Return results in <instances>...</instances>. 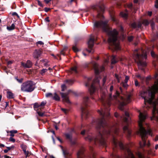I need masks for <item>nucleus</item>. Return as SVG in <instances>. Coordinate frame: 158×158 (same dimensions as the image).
Listing matches in <instances>:
<instances>
[{"instance_id":"38","label":"nucleus","mask_w":158,"mask_h":158,"mask_svg":"<svg viewBox=\"0 0 158 158\" xmlns=\"http://www.w3.org/2000/svg\"><path fill=\"white\" fill-rule=\"evenodd\" d=\"M21 147L23 151L26 150V149L27 148V147L26 145L23 144L21 145Z\"/></svg>"},{"instance_id":"28","label":"nucleus","mask_w":158,"mask_h":158,"mask_svg":"<svg viewBox=\"0 0 158 158\" xmlns=\"http://www.w3.org/2000/svg\"><path fill=\"white\" fill-rule=\"evenodd\" d=\"M15 25L14 23L11 24L10 26H7V29L9 31H11L15 29Z\"/></svg>"},{"instance_id":"18","label":"nucleus","mask_w":158,"mask_h":158,"mask_svg":"<svg viewBox=\"0 0 158 158\" xmlns=\"http://www.w3.org/2000/svg\"><path fill=\"white\" fill-rule=\"evenodd\" d=\"M84 148H81L77 153V158H84Z\"/></svg>"},{"instance_id":"3","label":"nucleus","mask_w":158,"mask_h":158,"mask_svg":"<svg viewBox=\"0 0 158 158\" xmlns=\"http://www.w3.org/2000/svg\"><path fill=\"white\" fill-rule=\"evenodd\" d=\"M101 130L99 131V133L98 135L95 138L92 137L90 135H89V129H85L82 131L81 134L82 135H88L87 137L85 138L86 140L90 142H93L95 144L99 143L102 145H105L106 141L104 137L106 135H107L110 134V131L108 129H100Z\"/></svg>"},{"instance_id":"48","label":"nucleus","mask_w":158,"mask_h":158,"mask_svg":"<svg viewBox=\"0 0 158 158\" xmlns=\"http://www.w3.org/2000/svg\"><path fill=\"white\" fill-rule=\"evenodd\" d=\"M13 137L11 136L9 138V141L10 142H15V140L14 138H13Z\"/></svg>"},{"instance_id":"23","label":"nucleus","mask_w":158,"mask_h":158,"mask_svg":"<svg viewBox=\"0 0 158 158\" xmlns=\"http://www.w3.org/2000/svg\"><path fill=\"white\" fill-rule=\"evenodd\" d=\"M7 97L9 99H12L14 98V94L10 91L7 92Z\"/></svg>"},{"instance_id":"47","label":"nucleus","mask_w":158,"mask_h":158,"mask_svg":"<svg viewBox=\"0 0 158 158\" xmlns=\"http://www.w3.org/2000/svg\"><path fill=\"white\" fill-rule=\"evenodd\" d=\"M115 76L118 80V82H119L120 80V77L117 74H115Z\"/></svg>"},{"instance_id":"36","label":"nucleus","mask_w":158,"mask_h":158,"mask_svg":"<svg viewBox=\"0 0 158 158\" xmlns=\"http://www.w3.org/2000/svg\"><path fill=\"white\" fill-rule=\"evenodd\" d=\"M65 81L66 83L69 85H71L74 82L73 81L71 80H67Z\"/></svg>"},{"instance_id":"13","label":"nucleus","mask_w":158,"mask_h":158,"mask_svg":"<svg viewBox=\"0 0 158 158\" xmlns=\"http://www.w3.org/2000/svg\"><path fill=\"white\" fill-rule=\"evenodd\" d=\"M95 40V38L92 36L90 37L88 42V47L90 50L86 49V50L89 53H93L94 52V51L92 48L93 47Z\"/></svg>"},{"instance_id":"54","label":"nucleus","mask_w":158,"mask_h":158,"mask_svg":"<svg viewBox=\"0 0 158 158\" xmlns=\"http://www.w3.org/2000/svg\"><path fill=\"white\" fill-rule=\"evenodd\" d=\"M38 4L41 7H43V5L41 3V2L39 0L37 1Z\"/></svg>"},{"instance_id":"1","label":"nucleus","mask_w":158,"mask_h":158,"mask_svg":"<svg viewBox=\"0 0 158 158\" xmlns=\"http://www.w3.org/2000/svg\"><path fill=\"white\" fill-rule=\"evenodd\" d=\"M108 21L103 22L102 21H96L94 24V27L101 28L108 35V42L111 47V48L115 50L120 49L119 40L118 38V32L116 29L111 31L108 24Z\"/></svg>"},{"instance_id":"44","label":"nucleus","mask_w":158,"mask_h":158,"mask_svg":"<svg viewBox=\"0 0 158 158\" xmlns=\"http://www.w3.org/2000/svg\"><path fill=\"white\" fill-rule=\"evenodd\" d=\"M150 23L151 26L152 28L153 29L154 27L155 23L152 20H151Z\"/></svg>"},{"instance_id":"43","label":"nucleus","mask_w":158,"mask_h":158,"mask_svg":"<svg viewBox=\"0 0 158 158\" xmlns=\"http://www.w3.org/2000/svg\"><path fill=\"white\" fill-rule=\"evenodd\" d=\"M61 109L65 114H67L69 112V110L68 109L65 108H61Z\"/></svg>"},{"instance_id":"25","label":"nucleus","mask_w":158,"mask_h":158,"mask_svg":"<svg viewBox=\"0 0 158 158\" xmlns=\"http://www.w3.org/2000/svg\"><path fill=\"white\" fill-rule=\"evenodd\" d=\"M117 61L116 56L114 55L112 56L111 58V63L112 64H114L116 63L117 62Z\"/></svg>"},{"instance_id":"10","label":"nucleus","mask_w":158,"mask_h":158,"mask_svg":"<svg viewBox=\"0 0 158 158\" xmlns=\"http://www.w3.org/2000/svg\"><path fill=\"white\" fill-rule=\"evenodd\" d=\"M138 112L139 113V121L138 122V125L139 128H146V127H148V124L147 123H144V122L147 118V115L146 112L143 113L141 112L139 110Z\"/></svg>"},{"instance_id":"14","label":"nucleus","mask_w":158,"mask_h":158,"mask_svg":"<svg viewBox=\"0 0 158 158\" xmlns=\"http://www.w3.org/2000/svg\"><path fill=\"white\" fill-rule=\"evenodd\" d=\"M113 142L115 147H117L118 146V145L121 149L123 150L125 149L122 143L121 142L118 141L114 137L113 138Z\"/></svg>"},{"instance_id":"20","label":"nucleus","mask_w":158,"mask_h":158,"mask_svg":"<svg viewBox=\"0 0 158 158\" xmlns=\"http://www.w3.org/2000/svg\"><path fill=\"white\" fill-rule=\"evenodd\" d=\"M60 147L62 151L63 154L65 158H67L70 155L69 154V152L66 149H64L63 147L61 146Z\"/></svg>"},{"instance_id":"62","label":"nucleus","mask_w":158,"mask_h":158,"mask_svg":"<svg viewBox=\"0 0 158 158\" xmlns=\"http://www.w3.org/2000/svg\"><path fill=\"white\" fill-rule=\"evenodd\" d=\"M23 80V78H21L20 79H18L17 81L19 83H21Z\"/></svg>"},{"instance_id":"32","label":"nucleus","mask_w":158,"mask_h":158,"mask_svg":"<svg viewBox=\"0 0 158 158\" xmlns=\"http://www.w3.org/2000/svg\"><path fill=\"white\" fill-rule=\"evenodd\" d=\"M120 15L124 18H126L127 16V11L125 13H124L122 12H121L120 13Z\"/></svg>"},{"instance_id":"30","label":"nucleus","mask_w":158,"mask_h":158,"mask_svg":"<svg viewBox=\"0 0 158 158\" xmlns=\"http://www.w3.org/2000/svg\"><path fill=\"white\" fill-rule=\"evenodd\" d=\"M34 108L35 109L37 108L38 110H40V104L38 103H35L34 104Z\"/></svg>"},{"instance_id":"56","label":"nucleus","mask_w":158,"mask_h":158,"mask_svg":"<svg viewBox=\"0 0 158 158\" xmlns=\"http://www.w3.org/2000/svg\"><path fill=\"white\" fill-rule=\"evenodd\" d=\"M133 38V36H129L128 37V40L129 41H131L132 40Z\"/></svg>"},{"instance_id":"34","label":"nucleus","mask_w":158,"mask_h":158,"mask_svg":"<svg viewBox=\"0 0 158 158\" xmlns=\"http://www.w3.org/2000/svg\"><path fill=\"white\" fill-rule=\"evenodd\" d=\"M121 85L123 87L125 88H127L128 86L127 82H123L121 84Z\"/></svg>"},{"instance_id":"24","label":"nucleus","mask_w":158,"mask_h":158,"mask_svg":"<svg viewBox=\"0 0 158 158\" xmlns=\"http://www.w3.org/2000/svg\"><path fill=\"white\" fill-rule=\"evenodd\" d=\"M7 132L8 133H9L10 134V135L11 137H14L15 135V134H16L17 133V131L16 130H12L10 131H7Z\"/></svg>"},{"instance_id":"4","label":"nucleus","mask_w":158,"mask_h":158,"mask_svg":"<svg viewBox=\"0 0 158 158\" xmlns=\"http://www.w3.org/2000/svg\"><path fill=\"white\" fill-rule=\"evenodd\" d=\"M97 112L102 118L93 120L91 125H96L99 127H104L107 125L106 118L109 116L110 114L106 108H101L100 110H98Z\"/></svg>"},{"instance_id":"19","label":"nucleus","mask_w":158,"mask_h":158,"mask_svg":"<svg viewBox=\"0 0 158 158\" xmlns=\"http://www.w3.org/2000/svg\"><path fill=\"white\" fill-rule=\"evenodd\" d=\"M42 52L40 50H35L33 54V56L35 58H38L40 56Z\"/></svg>"},{"instance_id":"40","label":"nucleus","mask_w":158,"mask_h":158,"mask_svg":"<svg viewBox=\"0 0 158 158\" xmlns=\"http://www.w3.org/2000/svg\"><path fill=\"white\" fill-rule=\"evenodd\" d=\"M90 158H95V153L93 151L91 150V154L90 156Z\"/></svg>"},{"instance_id":"61","label":"nucleus","mask_w":158,"mask_h":158,"mask_svg":"<svg viewBox=\"0 0 158 158\" xmlns=\"http://www.w3.org/2000/svg\"><path fill=\"white\" fill-rule=\"evenodd\" d=\"M73 49L75 52H76L78 51L77 48L75 47H73Z\"/></svg>"},{"instance_id":"60","label":"nucleus","mask_w":158,"mask_h":158,"mask_svg":"<svg viewBox=\"0 0 158 158\" xmlns=\"http://www.w3.org/2000/svg\"><path fill=\"white\" fill-rule=\"evenodd\" d=\"M85 127H88L86 126V125H85V124H82L81 125V127H80L81 128H84Z\"/></svg>"},{"instance_id":"49","label":"nucleus","mask_w":158,"mask_h":158,"mask_svg":"<svg viewBox=\"0 0 158 158\" xmlns=\"http://www.w3.org/2000/svg\"><path fill=\"white\" fill-rule=\"evenodd\" d=\"M62 90L64 91L66 88V86L64 84L62 85H61Z\"/></svg>"},{"instance_id":"46","label":"nucleus","mask_w":158,"mask_h":158,"mask_svg":"<svg viewBox=\"0 0 158 158\" xmlns=\"http://www.w3.org/2000/svg\"><path fill=\"white\" fill-rule=\"evenodd\" d=\"M71 71H73L74 72H75L76 73H77V67L76 66H75L74 67L72 68L71 69Z\"/></svg>"},{"instance_id":"7","label":"nucleus","mask_w":158,"mask_h":158,"mask_svg":"<svg viewBox=\"0 0 158 158\" xmlns=\"http://www.w3.org/2000/svg\"><path fill=\"white\" fill-rule=\"evenodd\" d=\"M103 0H100L97 2L95 5L91 6L92 9L97 11L98 13V18L101 19L104 18L102 14L104 11L105 7L103 2Z\"/></svg>"},{"instance_id":"51","label":"nucleus","mask_w":158,"mask_h":158,"mask_svg":"<svg viewBox=\"0 0 158 158\" xmlns=\"http://www.w3.org/2000/svg\"><path fill=\"white\" fill-rule=\"evenodd\" d=\"M129 79V77L128 76H126L124 82H127Z\"/></svg>"},{"instance_id":"31","label":"nucleus","mask_w":158,"mask_h":158,"mask_svg":"<svg viewBox=\"0 0 158 158\" xmlns=\"http://www.w3.org/2000/svg\"><path fill=\"white\" fill-rule=\"evenodd\" d=\"M37 113L40 116L43 117L44 116H46L47 115L45 114L44 112L43 113L40 112V110H38L37 111Z\"/></svg>"},{"instance_id":"15","label":"nucleus","mask_w":158,"mask_h":158,"mask_svg":"<svg viewBox=\"0 0 158 158\" xmlns=\"http://www.w3.org/2000/svg\"><path fill=\"white\" fill-rule=\"evenodd\" d=\"M125 154V158H135L130 150L128 148H126Z\"/></svg>"},{"instance_id":"64","label":"nucleus","mask_w":158,"mask_h":158,"mask_svg":"<svg viewBox=\"0 0 158 158\" xmlns=\"http://www.w3.org/2000/svg\"><path fill=\"white\" fill-rule=\"evenodd\" d=\"M155 141H156L158 140V135H156L154 139Z\"/></svg>"},{"instance_id":"2","label":"nucleus","mask_w":158,"mask_h":158,"mask_svg":"<svg viewBox=\"0 0 158 158\" xmlns=\"http://www.w3.org/2000/svg\"><path fill=\"white\" fill-rule=\"evenodd\" d=\"M106 90H104V91H101V97L100 99L101 102L103 103L106 102L108 105H110L111 104L110 102L113 101L115 103L118 104V108L122 110H123V107L124 106L131 102V94L127 95L126 98L119 96L117 92H116L115 95L113 97H112L111 94H110L108 97V101H106Z\"/></svg>"},{"instance_id":"22","label":"nucleus","mask_w":158,"mask_h":158,"mask_svg":"<svg viewBox=\"0 0 158 158\" xmlns=\"http://www.w3.org/2000/svg\"><path fill=\"white\" fill-rule=\"evenodd\" d=\"M109 14L110 15V18L112 21L114 22H116L117 20L116 19L113 12H111L110 10H109Z\"/></svg>"},{"instance_id":"33","label":"nucleus","mask_w":158,"mask_h":158,"mask_svg":"<svg viewBox=\"0 0 158 158\" xmlns=\"http://www.w3.org/2000/svg\"><path fill=\"white\" fill-rule=\"evenodd\" d=\"M136 155L139 158H144V156L143 155L139 152H138L136 153Z\"/></svg>"},{"instance_id":"45","label":"nucleus","mask_w":158,"mask_h":158,"mask_svg":"<svg viewBox=\"0 0 158 158\" xmlns=\"http://www.w3.org/2000/svg\"><path fill=\"white\" fill-rule=\"evenodd\" d=\"M151 55L152 57H156L157 59H158V56L155 55V53L153 51H152L151 52Z\"/></svg>"},{"instance_id":"17","label":"nucleus","mask_w":158,"mask_h":158,"mask_svg":"<svg viewBox=\"0 0 158 158\" xmlns=\"http://www.w3.org/2000/svg\"><path fill=\"white\" fill-rule=\"evenodd\" d=\"M60 94L63 98V100L64 102L68 103H70V102L69 99L68 97L67 94L61 93Z\"/></svg>"},{"instance_id":"37","label":"nucleus","mask_w":158,"mask_h":158,"mask_svg":"<svg viewBox=\"0 0 158 158\" xmlns=\"http://www.w3.org/2000/svg\"><path fill=\"white\" fill-rule=\"evenodd\" d=\"M24 153L26 155V157L27 158V156H29L31 154L30 152L28 151H26V150L23 151Z\"/></svg>"},{"instance_id":"12","label":"nucleus","mask_w":158,"mask_h":158,"mask_svg":"<svg viewBox=\"0 0 158 158\" xmlns=\"http://www.w3.org/2000/svg\"><path fill=\"white\" fill-rule=\"evenodd\" d=\"M121 118L123 120L126 125L123 128H128V126L130 123V118L129 117V114L127 112L125 111V115H123Z\"/></svg>"},{"instance_id":"41","label":"nucleus","mask_w":158,"mask_h":158,"mask_svg":"<svg viewBox=\"0 0 158 158\" xmlns=\"http://www.w3.org/2000/svg\"><path fill=\"white\" fill-rule=\"evenodd\" d=\"M91 79V78H88L87 79L88 82H86L85 84V85L86 86H89L90 84V81Z\"/></svg>"},{"instance_id":"29","label":"nucleus","mask_w":158,"mask_h":158,"mask_svg":"<svg viewBox=\"0 0 158 158\" xmlns=\"http://www.w3.org/2000/svg\"><path fill=\"white\" fill-rule=\"evenodd\" d=\"M46 104V101H44L42 102L40 104V110H41L42 109L44 108V107Z\"/></svg>"},{"instance_id":"55","label":"nucleus","mask_w":158,"mask_h":158,"mask_svg":"<svg viewBox=\"0 0 158 158\" xmlns=\"http://www.w3.org/2000/svg\"><path fill=\"white\" fill-rule=\"evenodd\" d=\"M14 148V146H12L10 147H6L7 148V150L9 151V150H10L11 149L13 148Z\"/></svg>"},{"instance_id":"57","label":"nucleus","mask_w":158,"mask_h":158,"mask_svg":"<svg viewBox=\"0 0 158 158\" xmlns=\"http://www.w3.org/2000/svg\"><path fill=\"white\" fill-rule=\"evenodd\" d=\"M106 78V77H105L103 79V85L105 83Z\"/></svg>"},{"instance_id":"63","label":"nucleus","mask_w":158,"mask_h":158,"mask_svg":"<svg viewBox=\"0 0 158 158\" xmlns=\"http://www.w3.org/2000/svg\"><path fill=\"white\" fill-rule=\"evenodd\" d=\"M76 2V0H70L69 1V3L70 4H71V3L73 2Z\"/></svg>"},{"instance_id":"6","label":"nucleus","mask_w":158,"mask_h":158,"mask_svg":"<svg viewBox=\"0 0 158 158\" xmlns=\"http://www.w3.org/2000/svg\"><path fill=\"white\" fill-rule=\"evenodd\" d=\"M143 54H140L138 53L137 49L135 50L133 55V57L135 61L137 62L139 66V68L142 70H143V68H141V67H144L146 65V62L143 61L144 59H146L147 58V54L146 53H144L142 49L141 50Z\"/></svg>"},{"instance_id":"16","label":"nucleus","mask_w":158,"mask_h":158,"mask_svg":"<svg viewBox=\"0 0 158 158\" xmlns=\"http://www.w3.org/2000/svg\"><path fill=\"white\" fill-rule=\"evenodd\" d=\"M21 66L24 68H30L32 66V62L30 60H27L26 63L21 62Z\"/></svg>"},{"instance_id":"11","label":"nucleus","mask_w":158,"mask_h":158,"mask_svg":"<svg viewBox=\"0 0 158 158\" xmlns=\"http://www.w3.org/2000/svg\"><path fill=\"white\" fill-rule=\"evenodd\" d=\"M89 102V98L88 97H85L84 98L83 104L81 108L82 112L81 118L82 119L87 118L88 114V111L85 108V107L88 106V104Z\"/></svg>"},{"instance_id":"21","label":"nucleus","mask_w":158,"mask_h":158,"mask_svg":"<svg viewBox=\"0 0 158 158\" xmlns=\"http://www.w3.org/2000/svg\"><path fill=\"white\" fill-rule=\"evenodd\" d=\"M64 134L67 139H68L70 141H72V134L71 132L69 133H64Z\"/></svg>"},{"instance_id":"26","label":"nucleus","mask_w":158,"mask_h":158,"mask_svg":"<svg viewBox=\"0 0 158 158\" xmlns=\"http://www.w3.org/2000/svg\"><path fill=\"white\" fill-rule=\"evenodd\" d=\"M53 99L56 100V101H59L60 99V98L59 97L58 95L56 93H55L53 94V97L52 98Z\"/></svg>"},{"instance_id":"27","label":"nucleus","mask_w":158,"mask_h":158,"mask_svg":"<svg viewBox=\"0 0 158 158\" xmlns=\"http://www.w3.org/2000/svg\"><path fill=\"white\" fill-rule=\"evenodd\" d=\"M124 132L127 134L128 136H130L131 134V131L129 129H123Z\"/></svg>"},{"instance_id":"59","label":"nucleus","mask_w":158,"mask_h":158,"mask_svg":"<svg viewBox=\"0 0 158 158\" xmlns=\"http://www.w3.org/2000/svg\"><path fill=\"white\" fill-rule=\"evenodd\" d=\"M135 85L136 86H139V83L138 81L137 80H135Z\"/></svg>"},{"instance_id":"8","label":"nucleus","mask_w":158,"mask_h":158,"mask_svg":"<svg viewBox=\"0 0 158 158\" xmlns=\"http://www.w3.org/2000/svg\"><path fill=\"white\" fill-rule=\"evenodd\" d=\"M36 87L35 84L31 81H27L23 83L21 86V90L23 92L30 93Z\"/></svg>"},{"instance_id":"5","label":"nucleus","mask_w":158,"mask_h":158,"mask_svg":"<svg viewBox=\"0 0 158 158\" xmlns=\"http://www.w3.org/2000/svg\"><path fill=\"white\" fill-rule=\"evenodd\" d=\"M92 65L96 75L95 79L94 80L90 88L89 89L91 95L94 93L96 90V88L94 85V84H99V83L100 78L98 77V75L100 72L103 71L104 70V67L103 65L99 66L94 62H92Z\"/></svg>"},{"instance_id":"50","label":"nucleus","mask_w":158,"mask_h":158,"mask_svg":"<svg viewBox=\"0 0 158 158\" xmlns=\"http://www.w3.org/2000/svg\"><path fill=\"white\" fill-rule=\"evenodd\" d=\"M137 25L135 23H133L131 24V26L134 28H135L136 27Z\"/></svg>"},{"instance_id":"53","label":"nucleus","mask_w":158,"mask_h":158,"mask_svg":"<svg viewBox=\"0 0 158 158\" xmlns=\"http://www.w3.org/2000/svg\"><path fill=\"white\" fill-rule=\"evenodd\" d=\"M36 44L37 45H43L44 44V43L42 41H39L37 42Z\"/></svg>"},{"instance_id":"52","label":"nucleus","mask_w":158,"mask_h":158,"mask_svg":"<svg viewBox=\"0 0 158 158\" xmlns=\"http://www.w3.org/2000/svg\"><path fill=\"white\" fill-rule=\"evenodd\" d=\"M155 6L156 8H158V0H156Z\"/></svg>"},{"instance_id":"58","label":"nucleus","mask_w":158,"mask_h":158,"mask_svg":"<svg viewBox=\"0 0 158 158\" xmlns=\"http://www.w3.org/2000/svg\"><path fill=\"white\" fill-rule=\"evenodd\" d=\"M70 141L71 142V143L73 145L75 144H76V141L75 140H73L72 139V141Z\"/></svg>"},{"instance_id":"9","label":"nucleus","mask_w":158,"mask_h":158,"mask_svg":"<svg viewBox=\"0 0 158 158\" xmlns=\"http://www.w3.org/2000/svg\"><path fill=\"white\" fill-rule=\"evenodd\" d=\"M137 134L139 135L141 137L142 142L139 143L140 146L141 148H142L146 145V139L147 138L148 135H152V131L151 129H148L146 131L145 129H139L137 132Z\"/></svg>"},{"instance_id":"39","label":"nucleus","mask_w":158,"mask_h":158,"mask_svg":"<svg viewBox=\"0 0 158 158\" xmlns=\"http://www.w3.org/2000/svg\"><path fill=\"white\" fill-rule=\"evenodd\" d=\"M48 70V69H43L40 71V73L41 75H44V73L47 72Z\"/></svg>"},{"instance_id":"35","label":"nucleus","mask_w":158,"mask_h":158,"mask_svg":"<svg viewBox=\"0 0 158 158\" xmlns=\"http://www.w3.org/2000/svg\"><path fill=\"white\" fill-rule=\"evenodd\" d=\"M53 94L51 93H48L46 94L45 96L47 98H52L53 97Z\"/></svg>"},{"instance_id":"42","label":"nucleus","mask_w":158,"mask_h":158,"mask_svg":"<svg viewBox=\"0 0 158 158\" xmlns=\"http://www.w3.org/2000/svg\"><path fill=\"white\" fill-rule=\"evenodd\" d=\"M142 23L145 25L147 26L149 24V22L147 20H144L143 21Z\"/></svg>"}]
</instances>
